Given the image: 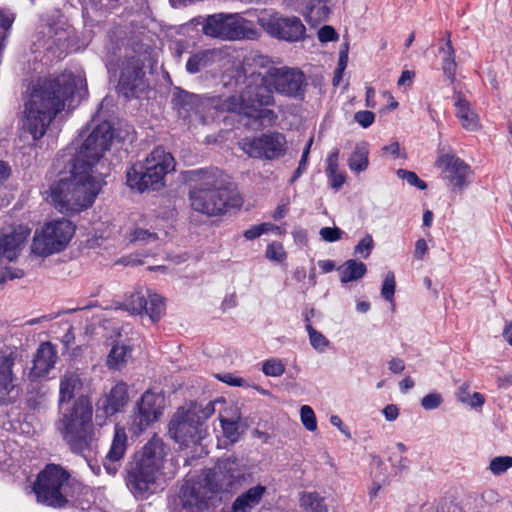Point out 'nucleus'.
Returning a JSON list of instances; mask_svg holds the SVG:
<instances>
[{
  "mask_svg": "<svg viewBox=\"0 0 512 512\" xmlns=\"http://www.w3.org/2000/svg\"><path fill=\"white\" fill-rule=\"evenodd\" d=\"M83 87V79L70 71L40 79L25 103L23 128L33 140L41 139L67 102Z\"/></svg>",
  "mask_w": 512,
  "mask_h": 512,
  "instance_id": "nucleus-1",
  "label": "nucleus"
},
{
  "mask_svg": "<svg viewBox=\"0 0 512 512\" xmlns=\"http://www.w3.org/2000/svg\"><path fill=\"white\" fill-rule=\"evenodd\" d=\"M184 178L194 184L189 192L191 208L207 216L224 214L229 207L240 205L241 199L227 175L218 168L186 171Z\"/></svg>",
  "mask_w": 512,
  "mask_h": 512,
  "instance_id": "nucleus-2",
  "label": "nucleus"
},
{
  "mask_svg": "<svg viewBox=\"0 0 512 512\" xmlns=\"http://www.w3.org/2000/svg\"><path fill=\"white\" fill-rule=\"evenodd\" d=\"M106 176L104 171L78 169L73 162L71 176L51 186L50 202L63 214L79 213L93 204Z\"/></svg>",
  "mask_w": 512,
  "mask_h": 512,
  "instance_id": "nucleus-3",
  "label": "nucleus"
},
{
  "mask_svg": "<svg viewBox=\"0 0 512 512\" xmlns=\"http://www.w3.org/2000/svg\"><path fill=\"white\" fill-rule=\"evenodd\" d=\"M166 455L162 438L154 435L127 463L126 485L136 498L147 499L155 493Z\"/></svg>",
  "mask_w": 512,
  "mask_h": 512,
  "instance_id": "nucleus-4",
  "label": "nucleus"
},
{
  "mask_svg": "<svg viewBox=\"0 0 512 512\" xmlns=\"http://www.w3.org/2000/svg\"><path fill=\"white\" fill-rule=\"evenodd\" d=\"M55 429L72 453L85 456L96 446L93 407L89 398L79 396L55 422Z\"/></svg>",
  "mask_w": 512,
  "mask_h": 512,
  "instance_id": "nucleus-5",
  "label": "nucleus"
},
{
  "mask_svg": "<svg viewBox=\"0 0 512 512\" xmlns=\"http://www.w3.org/2000/svg\"><path fill=\"white\" fill-rule=\"evenodd\" d=\"M223 105L230 112L254 120H267L269 123L277 120L276 113L270 108L275 105L274 92L266 83L264 73L257 74L255 82L247 84L240 95L228 97Z\"/></svg>",
  "mask_w": 512,
  "mask_h": 512,
  "instance_id": "nucleus-6",
  "label": "nucleus"
},
{
  "mask_svg": "<svg viewBox=\"0 0 512 512\" xmlns=\"http://www.w3.org/2000/svg\"><path fill=\"white\" fill-rule=\"evenodd\" d=\"M175 169L171 153L156 147L144 161L134 163L126 172L127 185L138 192L159 190L164 186L165 175Z\"/></svg>",
  "mask_w": 512,
  "mask_h": 512,
  "instance_id": "nucleus-7",
  "label": "nucleus"
},
{
  "mask_svg": "<svg viewBox=\"0 0 512 512\" xmlns=\"http://www.w3.org/2000/svg\"><path fill=\"white\" fill-rule=\"evenodd\" d=\"M33 489L38 502L53 508L66 507L73 496L70 474L56 464L45 466L38 474Z\"/></svg>",
  "mask_w": 512,
  "mask_h": 512,
  "instance_id": "nucleus-8",
  "label": "nucleus"
},
{
  "mask_svg": "<svg viewBox=\"0 0 512 512\" xmlns=\"http://www.w3.org/2000/svg\"><path fill=\"white\" fill-rule=\"evenodd\" d=\"M250 478L246 467L241 461L231 455L221 458L214 467L207 470L204 483L212 494H233L238 491Z\"/></svg>",
  "mask_w": 512,
  "mask_h": 512,
  "instance_id": "nucleus-9",
  "label": "nucleus"
},
{
  "mask_svg": "<svg viewBox=\"0 0 512 512\" xmlns=\"http://www.w3.org/2000/svg\"><path fill=\"white\" fill-rule=\"evenodd\" d=\"M113 136V128L109 122L104 121L98 124L85 139L73 159V162L77 163L78 169L87 167L90 170L104 171L108 175L109 168L102 158L104 153L109 150Z\"/></svg>",
  "mask_w": 512,
  "mask_h": 512,
  "instance_id": "nucleus-10",
  "label": "nucleus"
},
{
  "mask_svg": "<svg viewBox=\"0 0 512 512\" xmlns=\"http://www.w3.org/2000/svg\"><path fill=\"white\" fill-rule=\"evenodd\" d=\"M202 31L207 36L223 40H255L260 35L251 21L237 13L208 16L202 25Z\"/></svg>",
  "mask_w": 512,
  "mask_h": 512,
  "instance_id": "nucleus-11",
  "label": "nucleus"
},
{
  "mask_svg": "<svg viewBox=\"0 0 512 512\" xmlns=\"http://www.w3.org/2000/svg\"><path fill=\"white\" fill-rule=\"evenodd\" d=\"M75 232L70 220L60 219L46 223L33 237L31 250L38 256H49L65 249Z\"/></svg>",
  "mask_w": 512,
  "mask_h": 512,
  "instance_id": "nucleus-12",
  "label": "nucleus"
},
{
  "mask_svg": "<svg viewBox=\"0 0 512 512\" xmlns=\"http://www.w3.org/2000/svg\"><path fill=\"white\" fill-rule=\"evenodd\" d=\"M264 74L266 83L271 86L274 93L295 100L304 99L308 81L300 69L271 66Z\"/></svg>",
  "mask_w": 512,
  "mask_h": 512,
  "instance_id": "nucleus-13",
  "label": "nucleus"
},
{
  "mask_svg": "<svg viewBox=\"0 0 512 512\" xmlns=\"http://www.w3.org/2000/svg\"><path fill=\"white\" fill-rule=\"evenodd\" d=\"M258 24L271 37L297 42L305 37L306 28L296 16L284 17L278 13L264 14L258 17Z\"/></svg>",
  "mask_w": 512,
  "mask_h": 512,
  "instance_id": "nucleus-14",
  "label": "nucleus"
},
{
  "mask_svg": "<svg viewBox=\"0 0 512 512\" xmlns=\"http://www.w3.org/2000/svg\"><path fill=\"white\" fill-rule=\"evenodd\" d=\"M205 429L198 417L197 408L179 409L169 423V434L178 443L188 446L203 438Z\"/></svg>",
  "mask_w": 512,
  "mask_h": 512,
  "instance_id": "nucleus-15",
  "label": "nucleus"
},
{
  "mask_svg": "<svg viewBox=\"0 0 512 512\" xmlns=\"http://www.w3.org/2000/svg\"><path fill=\"white\" fill-rule=\"evenodd\" d=\"M285 136L278 132L264 133L259 137L245 138L242 149L250 157L275 159L285 153Z\"/></svg>",
  "mask_w": 512,
  "mask_h": 512,
  "instance_id": "nucleus-16",
  "label": "nucleus"
},
{
  "mask_svg": "<svg viewBox=\"0 0 512 512\" xmlns=\"http://www.w3.org/2000/svg\"><path fill=\"white\" fill-rule=\"evenodd\" d=\"M162 414L161 398L151 391H146L136 403L131 415V430L134 434L145 431Z\"/></svg>",
  "mask_w": 512,
  "mask_h": 512,
  "instance_id": "nucleus-17",
  "label": "nucleus"
},
{
  "mask_svg": "<svg viewBox=\"0 0 512 512\" xmlns=\"http://www.w3.org/2000/svg\"><path fill=\"white\" fill-rule=\"evenodd\" d=\"M30 232V228L22 224L0 229V262L16 260L25 246Z\"/></svg>",
  "mask_w": 512,
  "mask_h": 512,
  "instance_id": "nucleus-18",
  "label": "nucleus"
},
{
  "mask_svg": "<svg viewBox=\"0 0 512 512\" xmlns=\"http://www.w3.org/2000/svg\"><path fill=\"white\" fill-rule=\"evenodd\" d=\"M123 308L135 315L146 313L153 322H156L165 311V303L158 294H151L147 299L142 291L137 290L123 303Z\"/></svg>",
  "mask_w": 512,
  "mask_h": 512,
  "instance_id": "nucleus-19",
  "label": "nucleus"
},
{
  "mask_svg": "<svg viewBox=\"0 0 512 512\" xmlns=\"http://www.w3.org/2000/svg\"><path fill=\"white\" fill-rule=\"evenodd\" d=\"M200 490V485L195 483L182 485L179 494L169 503L170 512H202L207 508V502Z\"/></svg>",
  "mask_w": 512,
  "mask_h": 512,
  "instance_id": "nucleus-20",
  "label": "nucleus"
},
{
  "mask_svg": "<svg viewBox=\"0 0 512 512\" xmlns=\"http://www.w3.org/2000/svg\"><path fill=\"white\" fill-rule=\"evenodd\" d=\"M444 166V178L453 191H462L468 185L472 171L462 159L453 154H444L438 158Z\"/></svg>",
  "mask_w": 512,
  "mask_h": 512,
  "instance_id": "nucleus-21",
  "label": "nucleus"
},
{
  "mask_svg": "<svg viewBox=\"0 0 512 512\" xmlns=\"http://www.w3.org/2000/svg\"><path fill=\"white\" fill-rule=\"evenodd\" d=\"M57 349L51 342H42L36 350L33 365L28 373L31 381L45 378L57 362Z\"/></svg>",
  "mask_w": 512,
  "mask_h": 512,
  "instance_id": "nucleus-22",
  "label": "nucleus"
},
{
  "mask_svg": "<svg viewBox=\"0 0 512 512\" xmlns=\"http://www.w3.org/2000/svg\"><path fill=\"white\" fill-rule=\"evenodd\" d=\"M128 447V436L123 426L116 424L110 449L103 461L105 471L114 476L119 471L121 460L124 458Z\"/></svg>",
  "mask_w": 512,
  "mask_h": 512,
  "instance_id": "nucleus-23",
  "label": "nucleus"
},
{
  "mask_svg": "<svg viewBox=\"0 0 512 512\" xmlns=\"http://www.w3.org/2000/svg\"><path fill=\"white\" fill-rule=\"evenodd\" d=\"M145 72L139 60L131 59L123 64L119 79V91L125 97H132L143 84Z\"/></svg>",
  "mask_w": 512,
  "mask_h": 512,
  "instance_id": "nucleus-24",
  "label": "nucleus"
},
{
  "mask_svg": "<svg viewBox=\"0 0 512 512\" xmlns=\"http://www.w3.org/2000/svg\"><path fill=\"white\" fill-rule=\"evenodd\" d=\"M128 386L124 382L116 383L109 393H107L102 402V409L107 416L123 411L124 407L128 403Z\"/></svg>",
  "mask_w": 512,
  "mask_h": 512,
  "instance_id": "nucleus-25",
  "label": "nucleus"
},
{
  "mask_svg": "<svg viewBox=\"0 0 512 512\" xmlns=\"http://www.w3.org/2000/svg\"><path fill=\"white\" fill-rule=\"evenodd\" d=\"M16 355H0V394L1 398L9 395L17 386L18 378L13 371ZM4 401V399H2Z\"/></svg>",
  "mask_w": 512,
  "mask_h": 512,
  "instance_id": "nucleus-26",
  "label": "nucleus"
},
{
  "mask_svg": "<svg viewBox=\"0 0 512 512\" xmlns=\"http://www.w3.org/2000/svg\"><path fill=\"white\" fill-rule=\"evenodd\" d=\"M455 115L465 130L475 132L481 128L478 114L466 99L458 97L455 102Z\"/></svg>",
  "mask_w": 512,
  "mask_h": 512,
  "instance_id": "nucleus-27",
  "label": "nucleus"
},
{
  "mask_svg": "<svg viewBox=\"0 0 512 512\" xmlns=\"http://www.w3.org/2000/svg\"><path fill=\"white\" fill-rule=\"evenodd\" d=\"M438 51L442 57V70L444 75L452 83L455 80L457 64L455 61V50L451 41L450 32H445V37L440 40Z\"/></svg>",
  "mask_w": 512,
  "mask_h": 512,
  "instance_id": "nucleus-28",
  "label": "nucleus"
},
{
  "mask_svg": "<svg viewBox=\"0 0 512 512\" xmlns=\"http://www.w3.org/2000/svg\"><path fill=\"white\" fill-rule=\"evenodd\" d=\"M80 374L74 370H67L60 378L59 404L70 402L75 393L82 388Z\"/></svg>",
  "mask_w": 512,
  "mask_h": 512,
  "instance_id": "nucleus-29",
  "label": "nucleus"
},
{
  "mask_svg": "<svg viewBox=\"0 0 512 512\" xmlns=\"http://www.w3.org/2000/svg\"><path fill=\"white\" fill-rule=\"evenodd\" d=\"M265 492L266 487L262 485H256L248 489L234 500L232 512H251L259 504Z\"/></svg>",
  "mask_w": 512,
  "mask_h": 512,
  "instance_id": "nucleus-30",
  "label": "nucleus"
},
{
  "mask_svg": "<svg viewBox=\"0 0 512 512\" xmlns=\"http://www.w3.org/2000/svg\"><path fill=\"white\" fill-rule=\"evenodd\" d=\"M217 56L218 51L216 49L201 50L189 57L186 63V70L190 74H196L210 66Z\"/></svg>",
  "mask_w": 512,
  "mask_h": 512,
  "instance_id": "nucleus-31",
  "label": "nucleus"
},
{
  "mask_svg": "<svg viewBox=\"0 0 512 512\" xmlns=\"http://www.w3.org/2000/svg\"><path fill=\"white\" fill-rule=\"evenodd\" d=\"M198 98L194 94H190L184 90H179L174 93L172 103L174 109L178 111L179 116L188 118L191 113L195 111Z\"/></svg>",
  "mask_w": 512,
  "mask_h": 512,
  "instance_id": "nucleus-32",
  "label": "nucleus"
},
{
  "mask_svg": "<svg viewBox=\"0 0 512 512\" xmlns=\"http://www.w3.org/2000/svg\"><path fill=\"white\" fill-rule=\"evenodd\" d=\"M337 270L341 282L348 283L362 278L365 275L367 268L363 262L350 259L339 266Z\"/></svg>",
  "mask_w": 512,
  "mask_h": 512,
  "instance_id": "nucleus-33",
  "label": "nucleus"
},
{
  "mask_svg": "<svg viewBox=\"0 0 512 512\" xmlns=\"http://www.w3.org/2000/svg\"><path fill=\"white\" fill-rule=\"evenodd\" d=\"M330 8L326 0H310L306 7L305 18L311 25H318L328 19Z\"/></svg>",
  "mask_w": 512,
  "mask_h": 512,
  "instance_id": "nucleus-34",
  "label": "nucleus"
},
{
  "mask_svg": "<svg viewBox=\"0 0 512 512\" xmlns=\"http://www.w3.org/2000/svg\"><path fill=\"white\" fill-rule=\"evenodd\" d=\"M369 165V151L365 143L356 144L353 153L348 159V166L353 172H363Z\"/></svg>",
  "mask_w": 512,
  "mask_h": 512,
  "instance_id": "nucleus-35",
  "label": "nucleus"
},
{
  "mask_svg": "<svg viewBox=\"0 0 512 512\" xmlns=\"http://www.w3.org/2000/svg\"><path fill=\"white\" fill-rule=\"evenodd\" d=\"M132 349L127 345L116 344L110 350L107 357V365L109 368L120 369L131 356Z\"/></svg>",
  "mask_w": 512,
  "mask_h": 512,
  "instance_id": "nucleus-36",
  "label": "nucleus"
},
{
  "mask_svg": "<svg viewBox=\"0 0 512 512\" xmlns=\"http://www.w3.org/2000/svg\"><path fill=\"white\" fill-rule=\"evenodd\" d=\"M223 436L231 443H235L240 438V416L226 418L222 415L219 417Z\"/></svg>",
  "mask_w": 512,
  "mask_h": 512,
  "instance_id": "nucleus-37",
  "label": "nucleus"
},
{
  "mask_svg": "<svg viewBox=\"0 0 512 512\" xmlns=\"http://www.w3.org/2000/svg\"><path fill=\"white\" fill-rule=\"evenodd\" d=\"M47 35L56 46L62 48L66 46V42L70 37V31L65 22L57 21L48 26Z\"/></svg>",
  "mask_w": 512,
  "mask_h": 512,
  "instance_id": "nucleus-38",
  "label": "nucleus"
},
{
  "mask_svg": "<svg viewBox=\"0 0 512 512\" xmlns=\"http://www.w3.org/2000/svg\"><path fill=\"white\" fill-rule=\"evenodd\" d=\"M300 506L304 512L327 511L323 498H321L316 492L303 493L300 497Z\"/></svg>",
  "mask_w": 512,
  "mask_h": 512,
  "instance_id": "nucleus-39",
  "label": "nucleus"
},
{
  "mask_svg": "<svg viewBox=\"0 0 512 512\" xmlns=\"http://www.w3.org/2000/svg\"><path fill=\"white\" fill-rule=\"evenodd\" d=\"M305 328L308 333L311 346L319 352H324L329 346V340L311 324H306Z\"/></svg>",
  "mask_w": 512,
  "mask_h": 512,
  "instance_id": "nucleus-40",
  "label": "nucleus"
},
{
  "mask_svg": "<svg viewBox=\"0 0 512 512\" xmlns=\"http://www.w3.org/2000/svg\"><path fill=\"white\" fill-rule=\"evenodd\" d=\"M262 372L266 376L279 377L285 372V364L277 358L268 359L262 364Z\"/></svg>",
  "mask_w": 512,
  "mask_h": 512,
  "instance_id": "nucleus-41",
  "label": "nucleus"
},
{
  "mask_svg": "<svg viewBox=\"0 0 512 512\" xmlns=\"http://www.w3.org/2000/svg\"><path fill=\"white\" fill-rule=\"evenodd\" d=\"M512 468V456L494 457L489 464V470L494 475H501Z\"/></svg>",
  "mask_w": 512,
  "mask_h": 512,
  "instance_id": "nucleus-42",
  "label": "nucleus"
},
{
  "mask_svg": "<svg viewBox=\"0 0 512 512\" xmlns=\"http://www.w3.org/2000/svg\"><path fill=\"white\" fill-rule=\"evenodd\" d=\"M396 174L400 179L405 180L411 186L417 187L420 190H425L427 188V183L421 180L413 171L398 169Z\"/></svg>",
  "mask_w": 512,
  "mask_h": 512,
  "instance_id": "nucleus-43",
  "label": "nucleus"
},
{
  "mask_svg": "<svg viewBox=\"0 0 512 512\" xmlns=\"http://www.w3.org/2000/svg\"><path fill=\"white\" fill-rule=\"evenodd\" d=\"M302 424L309 431L317 429V420L313 409L308 405H303L300 409Z\"/></svg>",
  "mask_w": 512,
  "mask_h": 512,
  "instance_id": "nucleus-44",
  "label": "nucleus"
},
{
  "mask_svg": "<svg viewBox=\"0 0 512 512\" xmlns=\"http://www.w3.org/2000/svg\"><path fill=\"white\" fill-rule=\"evenodd\" d=\"M374 248V241L370 234H366L355 246L354 254L368 258Z\"/></svg>",
  "mask_w": 512,
  "mask_h": 512,
  "instance_id": "nucleus-45",
  "label": "nucleus"
},
{
  "mask_svg": "<svg viewBox=\"0 0 512 512\" xmlns=\"http://www.w3.org/2000/svg\"><path fill=\"white\" fill-rule=\"evenodd\" d=\"M266 257L275 262H282L286 258L284 247L279 242H273L266 248Z\"/></svg>",
  "mask_w": 512,
  "mask_h": 512,
  "instance_id": "nucleus-46",
  "label": "nucleus"
},
{
  "mask_svg": "<svg viewBox=\"0 0 512 512\" xmlns=\"http://www.w3.org/2000/svg\"><path fill=\"white\" fill-rule=\"evenodd\" d=\"M217 403H222L221 400L209 401L204 407L201 405H194L191 409L197 408L198 417L204 426V421L210 418L215 413V406Z\"/></svg>",
  "mask_w": 512,
  "mask_h": 512,
  "instance_id": "nucleus-47",
  "label": "nucleus"
},
{
  "mask_svg": "<svg viewBox=\"0 0 512 512\" xmlns=\"http://www.w3.org/2000/svg\"><path fill=\"white\" fill-rule=\"evenodd\" d=\"M354 120L363 128L370 127L375 121V114L369 110H361L354 114Z\"/></svg>",
  "mask_w": 512,
  "mask_h": 512,
  "instance_id": "nucleus-48",
  "label": "nucleus"
},
{
  "mask_svg": "<svg viewBox=\"0 0 512 512\" xmlns=\"http://www.w3.org/2000/svg\"><path fill=\"white\" fill-rule=\"evenodd\" d=\"M443 402L442 396L439 393H429L421 400V405L425 410H433L438 408Z\"/></svg>",
  "mask_w": 512,
  "mask_h": 512,
  "instance_id": "nucleus-49",
  "label": "nucleus"
},
{
  "mask_svg": "<svg viewBox=\"0 0 512 512\" xmlns=\"http://www.w3.org/2000/svg\"><path fill=\"white\" fill-rule=\"evenodd\" d=\"M312 141L313 139L311 138L309 140V142L307 143L303 153H302V157L299 161V164H298V167L297 169L294 171V174L291 178V182H295L301 175L302 173L305 171L306 169V165H307V159H308V155H309V152H310V147L312 145Z\"/></svg>",
  "mask_w": 512,
  "mask_h": 512,
  "instance_id": "nucleus-50",
  "label": "nucleus"
},
{
  "mask_svg": "<svg viewBox=\"0 0 512 512\" xmlns=\"http://www.w3.org/2000/svg\"><path fill=\"white\" fill-rule=\"evenodd\" d=\"M342 231L337 227H323L320 236L327 242H335L341 238Z\"/></svg>",
  "mask_w": 512,
  "mask_h": 512,
  "instance_id": "nucleus-51",
  "label": "nucleus"
},
{
  "mask_svg": "<svg viewBox=\"0 0 512 512\" xmlns=\"http://www.w3.org/2000/svg\"><path fill=\"white\" fill-rule=\"evenodd\" d=\"M15 20L14 14L8 10L0 8V28L7 31L11 28Z\"/></svg>",
  "mask_w": 512,
  "mask_h": 512,
  "instance_id": "nucleus-52",
  "label": "nucleus"
},
{
  "mask_svg": "<svg viewBox=\"0 0 512 512\" xmlns=\"http://www.w3.org/2000/svg\"><path fill=\"white\" fill-rule=\"evenodd\" d=\"M157 234L149 232L148 230L138 228L133 233L134 241H142V242H155L157 240Z\"/></svg>",
  "mask_w": 512,
  "mask_h": 512,
  "instance_id": "nucleus-53",
  "label": "nucleus"
},
{
  "mask_svg": "<svg viewBox=\"0 0 512 512\" xmlns=\"http://www.w3.org/2000/svg\"><path fill=\"white\" fill-rule=\"evenodd\" d=\"M338 38V34L332 26H323L318 31V39L320 42L334 41Z\"/></svg>",
  "mask_w": 512,
  "mask_h": 512,
  "instance_id": "nucleus-54",
  "label": "nucleus"
},
{
  "mask_svg": "<svg viewBox=\"0 0 512 512\" xmlns=\"http://www.w3.org/2000/svg\"><path fill=\"white\" fill-rule=\"evenodd\" d=\"M338 159H339V149L335 148L333 149L327 159V167H326V173H334L338 170Z\"/></svg>",
  "mask_w": 512,
  "mask_h": 512,
  "instance_id": "nucleus-55",
  "label": "nucleus"
},
{
  "mask_svg": "<svg viewBox=\"0 0 512 512\" xmlns=\"http://www.w3.org/2000/svg\"><path fill=\"white\" fill-rule=\"evenodd\" d=\"M331 181L332 188L338 190L346 181L345 174L338 170L334 173H326Z\"/></svg>",
  "mask_w": 512,
  "mask_h": 512,
  "instance_id": "nucleus-56",
  "label": "nucleus"
},
{
  "mask_svg": "<svg viewBox=\"0 0 512 512\" xmlns=\"http://www.w3.org/2000/svg\"><path fill=\"white\" fill-rule=\"evenodd\" d=\"M456 396H457V400L463 404H465L466 401H469L470 396H471L470 383L469 382L462 383L458 388Z\"/></svg>",
  "mask_w": 512,
  "mask_h": 512,
  "instance_id": "nucleus-57",
  "label": "nucleus"
},
{
  "mask_svg": "<svg viewBox=\"0 0 512 512\" xmlns=\"http://www.w3.org/2000/svg\"><path fill=\"white\" fill-rule=\"evenodd\" d=\"M382 413L387 421H394L399 416V408L394 404H388L382 410Z\"/></svg>",
  "mask_w": 512,
  "mask_h": 512,
  "instance_id": "nucleus-58",
  "label": "nucleus"
},
{
  "mask_svg": "<svg viewBox=\"0 0 512 512\" xmlns=\"http://www.w3.org/2000/svg\"><path fill=\"white\" fill-rule=\"evenodd\" d=\"M428 251L425 239H418L415 243L414 256L416 259L422 260Z\"/></svg>",
  "mask_w": 512,
  "mask_h": 512,
  "instance_id": "nucleus-59",
  "label": "nucleus"
},
{
  "mask_svg": "<svg viewBox=\"0 0 512 512\" xmlns=\"http://www.w3.org/2000/svg\"><path fill=\"white\" fill-rule=\"evenodd\" d=\"M485 403L484 396L479 392H474L470 396V400L466 401L465 404L469 405L471 408L482 407Z\"/></svg>",
  "mask_w": 512,
  "mask_h": 512,
  "instance_id": "nucleus-60",
  "label": "nucleus"
},
{
  "mask_svg": "<svg viewBox=\"0 0 512 512\" xmlns=\"http://www.w3.org/2000/svg\"><path fill=\"white\" fill-rule=\"evenodd\" d=\"M264 227H265L264 225H260V224L253 226L244 232V237L248 240L256 239L257 237H259L263 234Z\"/></svg>",
  "mask_w": 512,
  "mask_h": 512,
  "instance_id": "nucleus-61",
  "label": "nucleus"
},
{
  "mask_svg": "<svg viewBox=\"0 0 512 512\" xmlns=\"http://www.w3.org/2000/svg\"><path fill=\"white\" fill-rule=\"evenodd\" d=\"M389 370L393 373H401L405 369L404 361L400 358L394 357L388 362Z\"/></svg>",
  "mask_w": 512,
  "mask_h": 512,
  "instance_id": "nucleus-62",
  "label": "nucleus"
},
{
  "mask_svg": "<svg viewBox=\"0 0 512 512\" xmlns=\"http://www.w3.org/2000/svg\"><path fill=\"white\" fill-rule=\"evenodd\" d=\"M348 62V43H345L344 48L340 51L338 69L339 72H344Z\"/></svg>",
  "mask_w": 512,
  "mask_h": 512,
  "instance_id": "nucleus-63",
  "label": "nucleus"
},
{
  "mask_svg": "<svg viewBox=\"0 0 512 512\" xmlns=\"http://www.w3.org/2000/svg\"><path fill=\"white\" fill-rule=\"evenodd\" d=\"M382 151L386 154L393 156L394 158L400 157V146L398 142H393L382 148Z\"/></svg>",
  "mask_w": 512,
  "mask_h": 512,
  "instance_id": "nucleus-64",
  "label": "nucleus"
}]
</instances>
